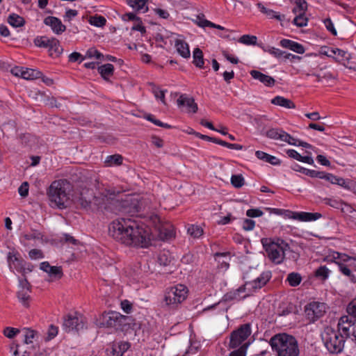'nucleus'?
<instances>
[{
  "mask_svg": "<svg viewBox=\"0 0 356 356\" xmlns=\"http://www.w3.org/2000/svg\"><path fill=\"white\" fill-rule=\"evenodd\" d=\"M251 332V327L249 323L241 325L237 330L231 333L229 348L234 349L243 345V341L248 339Z\"/></svg>",
  "mask_w": 356,
  "mask_h": 356,
  "instance_id": "9",
  "label": "nucleus"
},
{
  "mask_svg": "<svg viewBox=\"0 0 356 356\" xmlns=\"http://www.w3.org/2000/svg\"><path fill=\"white\" fill-rule=\"evenodd\" d=\"M246 215L250 218L259 217L263 215V212L259 209H250L246 211Z\"/></svg>",
  "mask_w": 356,
  "mask_h": 356,
  "instance_id": "64",
  "label": "nucleus"
},
{
  "mask_svg": "<svg viewBox=\"0 0 356 356\" xmlns=\"http://www.w3.org/2000/svg\"><path fill=\"white\" fill-rule=\"evenodd\" d=\"M83 318L81 316L67 315L63 322V328L66 332H71L73 330L79 331L83 328Z\"/></svg>",
  "mask_w": 356,
  "mask_h": 356,
  "instance_id": "14",
  "label": "nucleus"
},
{
  "mask_svg": "<svg viewBox=\"0 0 356 356\" xmlns=\"http://www.w3.org/2000/svg\"><path fill=\"white\" fill-rule=\"evenodd\" d=\"M19 332V330L17 328L6 327L4 328L3 334L8 339H13Z\"/></svg>",
  "mask_w": 356,
  "mask_h": 356,
  "instance_id": "55",
  "label": "nucleus"
},
{
  "mask_svg": "<svg viewBox=\"0 0 356 356\" xmlns=\"http://www.w3.org/2000/svg\"><path fill=\"white\" fill-rule=\"evenodd\" d=\"M152 220L161 239L166 240L174 236V229L170 223L161 222L160 218L156 215L152 217Z\"/></svg>",
  "mask_w": 356,
  "mask_h": 356,
  "instance_id": "10",
  "label": "nucleus"
},
{
  "mask_svg": "<svg viewBox=\"0 0 356 356\" xmlns=\"http://www.w3.org/2000/svg\"><path fill=\"white\" fill-rule=\"evenodd\" d=\"M58 334V327L51 325L47 332V337L46 341H50L54 339Z\"/></svg>",
  "mask_w": 356,
  "mask_h": 356,
  "instance_id": "61",
  "label": "nucleus"
},
{
  "mask_svg": "<svg viewBox=\"0 0 356 356\" xmlns=\"http://www.w3.org/2000/svg\"><path fill=\"white\" fill-rule=\"evenodd\" d=\"M89 22L90 24L97 26V27H102L106 24V19L104 17L100 16V15H95L92 17H90L89 19Z\"/></svg>",
  "mask_w": 356,
  "mask_h": 356,
  "instance_id": "47",
  "label": "nucleus"
},
{
  "mask_svg": "<svg viewBox=\"0 0 356 356\" xmlns=\"http://www.w3.org/2000/svg\"><path fill=\"white\" fill-rule=\"evenodd\" d=\"M334 330L332 327H326L322 333V339L325 346L330 353H334V343L332 341V334Z\"/></svg>",
  "mask_w": 356,
  "mask_h": 356,
  "instance_id": "23",
  "label": "nucleus"
},
{
  "mask_svg": "<svg viewBox=\"0 0 356 356\" xmlns=\"http://www.w3.org/2000/svg\"><path fill=\"white\" fill-rule=\"evenodd\" d=\"M109 235L115 241L129 246L145 248L150 243L147 227L131 218H120L109 225Z\"/></svg>",
  "mask_w": 356,
  "mask_h": 356,
  "instance_id": "1",
  "label": "nucleus"
},
{
  "mask_svg": "<svg viewBox=\"0 0 356 356\" xmlns=\"http://www.w3.org/2000/svg\"><path fill=\"white\" fill-rule=\"evenodd\" d=\"M296 171H299L302 172L303 174L309 176L311 177H317V176L321 175V174H319V171L314 170H309L302 167H299L298 169H295Z\"/></svg>",
  "mask_w": 356,
  "mask_h": 356,
  "instance_id": "60",
  "label": "nucleus"
},
{
  "mask_svg": "<svg viewBox=\"0 0 356 356\" xmlns=\"http://www.w3.org/2000/svg\"><path fill=\"white\" fill-rule=\"evenodd\" d=\"M86 57L88 58H95L97 59H101L102 58H104V55L101 54L99 51H98L95 48H90L87 51L86 54Z\"/></svg>",
  "mask_w": 356,
  "mask_h": 356,
  "instance_id": "58",
  "label": "nucleus"
},
{
  "mask_svg": "<svg viewBox=\"0 0 356 356\" xmlns=\"http://www.w3.org/2000/svg\"><path fill=\"white\" fill-rule=\"evenodd\" d=\"M47 48L49 49L51 55H53V53H54L56 56H58L63 50L62 47L60 45L59 41L54 38L50 39V42Z\"/></svg>",
  "mask_w": 356,
  "mask_h": 356,
  "instance_id": "34",
  "label": "nucleus"
},
{
  "mask_svg": "<svg viewBox=\"0 0 356 356\" xmlns=\"http://www.w3.org/2000/svg\"><path fill=\"white\" fill-rule=\"evenodd\" d=\"M120 193H115L105 190L99 195H95L90 189H83L76 200V203L82 209L90 211H105L111 213H119L125 211L127 201H122Z\"/></svg>",
  "mask_w": 356,
  "mask_h": 356,
  "instance_id": "2",
  "label": "nucleus"
},
{
  "mask_svg": "<svg viewBox=\"0 0 356 356\" xmlns=\"http://www.w3.org/2000/svg\"><path fill=\"white\" fill-rule=\"evenodd\" d=\"M177 51L184 58H188L191 56L189 46L187 42L183 40L177 39L175 43Z\"/></svg>",
  "mask_w": 356,
  "mask_h": 356,
  "instance_id": "25",
  "label": "nucleus"
},
{
  "mask_svg": "<svg viewBox=\"0 0 356 356\" xmlns=\"http://www.w3.org/2000/svg\"><path fill=\"white\" fill-rule=\"evenodd\" d=\"M193 63L199 68L204 67V58L202 51L200 48H195L193 51Z\"/></svg>",
  "mask_w": 356,
  "mask_h": 356,
  "instance_id": "35",
  "label": "nucleus"
},
{
  "mask_svg": "<svg viewBox=\"0 0 356 356\" xmlns=\"http://www.w3.org/2000/svg\"><path fill=\"white\" fill-rule=\"evenodd\" d=\"M271 103L274 105H277L286 108H295V104L289 99L282 96H276L271 100Z\"/></svg>",
  "mask_w": 356,
  "mask_h": 356,
  "instance_id": "27",
  "label": "nucleus"
},
{
  "mask_svg": "<svg viewBox=\"0 0 356 356\" xmlns=\"http://www.w3.org/2000/svg\"><path fill=\"white\" fill-rule=\"evenodd\" d=\"M134 324L130 316H124L119 313L116 330L122 332H127L129 329H134Z\"/></svg>",
  "mask_w": 356,
  "mask_h": 356,
  "instance_id": "20",
  "label": "nucleus"
},
{
  "mask_svg": "<svg viewBox=\"0 0 356 356\" xmlns=\"http://www.w3.org/2000/svg\"><path fill=\"white\" fill-rule=\"evenodd\" d=\"M158 261L161 266H168L172 261V257L169 252H161L159 257Z\"/></svg>",
  "mask_w": 356,
  "mask_h": 356,
  "instance_id": "45",
  "label": "nucleus"
},
{
  "mask_svg": "<svg viewBox=\"0 0 356 356\" xmlns=\"http://www.w3.org/2000/svg\"><path fill=\"white\" fill-rule=\"evenodd\" d=\"M195 24H197L199 26L204 28L206 26H209L211 25V22L206 19L204 18V15L200 14L196 16V19H194Z\"/></svg>",
  "mask_w": 356,
  "mask_h": 356,
  "instance_id": "56",
  "label": "nucleus"
},
{
  "mask_svg": "<svg viewBox=\"0 0 356 356\" xmlns=\"http://www.w3.org/2000/svg\"><path fill=\"white\" fill-rule=\"evenodd\" d=\"M272 349L277 356H298L300 351L296 339L286 334H278L270 340Z\"/></svg>",
  "mask_w": 356,
  "mask_h": 356,
  "instance_id": "3",
  "label": "nucleus"
},
{
  "mask_svg": "<svg viewBox=\"0 0 356 356\" xmlns=\"http://www.w3.org/2000/svg\"><path fill=\"white\" fill-rule=\"evenodd\" d=\"M264 50L265 51H266V52L273 55L276 58H280L282 56H284L286 59L289 58L291 56L293 58H295L297 57V56H296L294 55H292L291 54H286V52H284V51H282V50H280L279 49L273 47H268L266 49H264Z\"/></svg>",
  "mask_w": 356,
  "mask_h": 356,
  "instance_id": "33",
  "label": "nucleus"
},
{
  "mask_svg": "<svg viewBox=\"0 0 356 356\" xmlns=\"http://www.w3.org/2000/svg\"><path fill=\"white\" fill-rule=\"evenodd\" d=\"M294 4H296V7L293 8V13L294 14H305V11L307 9V3L305 0H291Z\"/></svg>",
  "mask_w": 356,
  "mask_h": 356,
  "instance_id": "38",
  "label": "nucleus"
},
{
  "mask_svg": "<svg viewBox=\"0 0 356 356\" xmlns=\"http://www.w3.org/2000/svg\"><path fill=\"white\" fill-rule=\"evenodd\" d=\"M177 102L179 106H186L194 113L197 111L198 107L197 104L195 102V99L186 95H181L177 99Z\"/></svg>",
  "mask_w": 356,
  "mask_h": 356,
  "instance_id": "21",
  "label": "nucleus"
},
{
  "mask_svg": "<svg viewBox=\"0 0 356 356\" xmlns=\"http://www.w3.org/2000/svg\"><path fill=\"white\" fill-rule=\"evenodd\" d=\"M335 209L340 210L343 215L349 216L353 208L342 201H335Z\"/></svg>",
  "mask_w": 356,
  "mask_h": 356,
  "instance_id": "39",
  "label": "nucleus"
},
{
  "mask_svg": "<svg viewBox=\"0 0 356 356\" xmlns=\"http://www.w3.org/2000/svg\"><path fill=\"white\" fill-rule=\"evenodd\" d=\"M255 154L259 159L264 160L272 165H279L280 163V161L277 158L264 152L257 151Z\"/></svg>",
  "mask_w": 356,
  "mask_h": 356,
  "instance_id": "29",
  "label": "nucleus"
},
{
  "mask_svg": "<svg viewBox=\"0 0 356 356\" xmlns=\"http://www.w3.org/2000/svg\"><path fill=\"white\" fill-rule=\"evenodd\" d=\"M257 6L260 9V11L265 14L269 19H277L281 21L284 18V15H278L274 10L266 8L261 3H257Z\"/></svg>",
  "mask_w": 356,
  "mask_h": 356,
  "instance_id": "30",
  "label": "nucleus"
},
{
  "mask_svg": "<svg viewBox=\"0 0 356 356\" xmlns=\"http://www.w3.org/2000/svg\"><path fill=\"white\" fill-rule=\"evenodd\" d=\"M350 58V54L348 52L339 49H335V60L341 63L347 62Z\"/></svg>",
  "mask_w": 356,
  "mask_h": 356,
  "instance_id": "43",
  "label": "nucleus"
},
{
  "mask_svg": "<svg viewBox=\"0 0 356 356\" xmlns=\"http://www.w3.org/2000/svg\"><path fill=\"white\" fill-rule=\"evenodd\" d=\"M266 136L273 140L286 142L292 145H297L298 139L294 138L281 129H270L266 131Z\"/></svg>",
  "mask_w": 356,
  "mask_h": 356,
  "instance_id": "12",
  "label": "nucleus"
},
{
  "mask_svg": "<svg viewBox=\"0 0 356 356\" xmlns=\"http://www.w3.org/2000/svg\"><path fill=\"white\" fill-rule=\"evenodd\" d=\"M44 23L45 25L50 26L52 31L56 35H60L66 30V26L63 24L60 19L56 17H47L44 19Z\"/></svg>",
  "mask_w": 356,
  "mask_h": 356,
  "instance_id": "18",
  "label": "nucleus"
},
{
  "mask_svg": "<svg viewBox=\"0 0 356 356\" xmlns=\"http://www.w3.org/2000/svg\"><path fill=\"white\" fill-rule=\"evenodd\" d=\"M231 184L234 187L239 188L244 185L245 180L241 175H234L231 177Z\"/></svg>",
  "mask_w": 356,
  "mask_h": 356,
  "instance_id": "48",
  "label": "nucleus"
},
{
  "mask_svg": "<svg viewBox=\"0 0 356 356\" xmlns=\"http://www.w3.org/2000/svg\"><path fill=\"white\" fill-rule=\"evenodd\" d=\"M289 218L298 220L300 221L309 222L314 221L320 218L322 215L320 213H308V212H291L287 214Z\"/></svg>",
  "mask_w": 356,
  "mask_h": 356,
  "instance_id": "17",
  "label": "nucleus"
},
{
  "mask_svg": "<svg viewBox=\"0 0 356 356\" xmlns=\"http://www.w3.org/2000/svg\"><path fill=\"white\" fill-rule=\"evenodd\" d=\"M40 269L46 272L53 279H60L63 275V270L60 266H51L47 261L42 262Z\"/></svg>",
  "mask_w": 356,
  "mask_h": 356,
  "instance_id": "19",
  "label": "nucleus"
},
{
  "mask_svg": "<svg viewBox=\"0 0 356 356\" xmlns=\"http://www.w3.org/2000/svg\"><path fill=\"white\" fill-rule=\"evenodd\" d=\"M270 277V276L268 273H262L259 277L252 282H246L243 286H245V288L248 286L254 290L261 289L267 283Z\"/></svg>",
  "mask_w": 356,
  "mask_h": 356,
  "instance_id": "22",
  "label": "nucleus"
},
{
  "mask_svg": "<svg viewBox=\"0 0 356 356\" xmlns=\"http://www.w3.org/2000/svg\"><path fill=\"white\" fill-rule=\"evenodd\" d=\"M335 184L343 186L348 190L355 189V182L351 179H344L343 178L335 177Z\"/></svg>",
  "mask_w": 356,
  "mask_h": 356,
  "instance_id": "40",
  "label": "nucleus"
},
{
  "mask_svg": "<svg viewBox=\"0 0 356 356\" xmlns=\"http://www.w3.org/2000/svg\"><path fill=\"white\" fill-rule=\"evenodd\" d=\"M280 45L284 48L289 49L298 54H303L305 52V48L302 44L290 40H282L280 41Z\"/></svg>",
  "mask_w": 356,
  "mask_h": 356,
  "instance_id": "26",
  "label": "nucleus"
},
{
  "mask_svg": "<svg viewBox=\"0 0 356 356\" xmlns=\"http://www.w3.org/2000/svg\"><path fill=\"white\" fill-rule=\"evenodd\" d=\"M49 42H50V39L45 36L37 37L34 40L35 45H36L37 47H39L47 48L49 47Z\"/></svg>",
  "mask_w": 356,
  "mask_h": 356,
  "instance_id": "53",
  "label": "nucleus"
},
{
  "mask_svg": "<svg viewBox=\"0 0 356 356\" xmlns=\"http://www.w3.org/2000/svg\"><path fill=\"white\" fill-rule=\"evenodd\" d=\"M114 67L112 64L102 65L98 67V72L104 79H108V77L113 75Z\"/></svg>",
  "mask_w": 356,
  "mask_h": 356,
  "instance_id": "36",
  "label": "nucleus"
},
{
  "mask_svg": "<svg viewBox=\"0 0 356 356\" xmlns=\"http://www.w3.org/2000/svg\"><path fill=\"white\" fill-rule=\"evenodd\" d=\"M330 272L331 271L326 266H321L315 270L314 276L316 278L320 279L322 281H324L328 277Z\"/></svg>",
  "mask_w": 356,
  "mask_h": 356,
  "instance_id": "41",
  "label": "nucleus"
},
{
  "mask_svg": "<svg viewBox=\"0 0 356 356\" xmlns=\"http://www.w3.org/2000/svg\"><path fill=\"white\" fill-rule=\"evenodd\" d=\"M152 88V91L154 93L155 97L156 99H160L161 101L163 104H165V90H161L159 88L156 86L154 84L151 83Z\"/></svg>",
  "mask_w": 356,
  "mask_h": 356,
  "instance_id": "52",
  "label": "nucleus"
},
{
  "mask_svg": "<svg viewBox=\"0 0 356 356\" xmlns=\"http://www.w3.org/2000/svg\"><path fill=\"white\" fill-rule=\"evenodd\" d=\"M8 266L11 270L14 269L19 273L25 274L26 262L16 251L9 252L7 256Z\"/></svg>",
  "mask_w": 356,
  "mask_h": 356,
  "instance_id": "13",
  "label": "nucleus"
},
{
  "mask_svg": "<svg viewBox=\"0 0 356 356\" xmlns=\"http://www.w3.org/2000/svg\"><path fill=\"white\" fill-rule=\"evenodd\" d=\"M188 234L193 238H199L203 234V229L195 225H191L187 229Z\"/></svg>",
  "mask_w": 356,
  "mask_h": 356,
  "instance_id": "42",
  "label": "nucleus"
},
{
  "mask_svg": "<svg viewBox=\"0 0 356 356\" xmlns=\"http://www.w3.org/2000/svg\"><path fill=\"white\" fill-rule=\"evenodd\" d=\"M249 343H244L237 350L232 351L229 356H245Z\"/></svg>",
  "mask_w": 356,
  "mask_h": 356,
  "instance_id": "57",
  "label": "nucleus"
},
{
  "mask_svg": "<svg viewBox=\"0 0 356 356\" xmlns=\"http://www.w3.org/2000/svg\"><path fill=\"white\" fill-rule=\"evenodd\" d=\"M293 19V24L298 27L305 26L307 24V18L305 17V14L298 13Z\"/></svg>",
  "mask_w": 356,
  "mask_h": 356,
  "instance_id": "51",
  "label": "nucleus"
},
{
  "mask_svg": "<svg viewBox=\"0 0 356 356\" xmlns=\"http://www.w3.org/2000/svg\"><path fill=\"white\" fill-rule=\"evenodd\" d=\"M144 118L146 120H147L148 121L152 122V123H154V124H156L159 127L166 128V129H170L172 127L171 125L166 124V123H163L160 120L155 119L154 117L151 114H147L145 115Z\"/></svg>",
  "mask_w": 356,
  "mask_h": 356,
  "instance_id": "54",
  "label": "nucleus"
},
{
  "mask_svg": "<svg viewBox=\"0 0 356 356\" xmlns=\"http://www.w3.org/2000/svg\"><path fill=\"white\" fill-rule=\"evenodd\" d=\"M354 319L348 316H342L337 325L338 332L335 334V353H341L344 347L346 339L350 335Z\"/></svg>",
  "mask_w": 356,
  "mask_h": 356,
  "instance_id": "6",
  "label": "nucleus"
},
{
  "mask_svg": "<svg viewBox=\"0 0 356 356\" xmlns=\"http://www.w3.org/2000/svg\"><path fill=\"white\" fill-rule=\"evenodd\" d=\"M122 156H120L119 154H114V155L108 156H107V158L105 161V163L108 166H111L113 165H119L122 163Z\"/></svg>",
  "mask_w": 356,
  "mask_h": 356,
  "instance_id": "46",
  "label": "nucleus"
},
{
  "mask_svg": "<svg viewBox=\"0 0 356 356\" xmlns=\"http://www.w3.org/2000/svg\"><path fill=\"white\" fill-rule=\"evenodd\" d=\"M335 254H337V257H335V264L338 266L339 271L348 277L351 282L355 283L356 277L350 268L355 261V258L338 252H335Z\"/></svg>",
  "mask_w": 356,
  "mask_h": 356,
  "instance_id": "7",
  "label": "nucleus"
},
{
  "mask_svg": "<svg viewBox=\"0 0 356 356\" xmlns=\"http://www.w3.org/2000/svg\"><path fill=\"white\" fill-rule=\"evenodd\" d=\"M24 343L26 344L33 343L34 341L38 338V333L37 331L30 328H24Z\"/></svg>",
  "mask_w": 356,
  "mask_h": 356,
  "instance_id": "37",
  "label": "nucleus"
},
{
  "mask_svg": "<svg viewBox=\"0 0 356 356\" xmlns=\"http://www.w3.org/2000/svg\"><path fill=\"white\" fill-rule=\"evenodd\" d=\"M8 22L13 27H22L25 24L24 19L17 14L13 13L8 17Z\"/></svg>",
  "mask_w": 356,
  "mask_h": 356,
  "instance_id": "32",
  "label": "nucleus"
},
{
  "mask_svg": "<svg viewBox=\"0 0 356 356\" xmlns=\"http://www.w3.org/2000/svg\"><path fill=\"white\" fill-rule=\"evenodd\" d=\"M325 311L326 305L318 302H310L305 308L306 316L311 322H314L323 316Z\"/></svg>",
  "mask_w": 356,
  "mask_h": 356,
  "instance_id": "11",
  "label": "nucleus"
},
{
  "mask_svg": "<svg viewBox=\"0 0 356 356\" xmlns=\"http://www.w3.org/2000/svg\"><path fill=\"white\" fill-rule=\"evenodd\" d=\"M245 290V286L243 285L235 291H229L223 296L221 300L218 303L222 302H229V301H232L234 300H236V299H238V297L239 296V293L241 292H244Z\"/></svg>",
  "mask_w": 356,
  "mask_h": 356,
  "instance_id": "28",
  "label": "nucleus"
},
{
  "mask_svg": "<svg viewBox=\"0 0 356 356\" xmlns=\"http://www.w3.org/2000/svg\"><path fill=\"white\" fill-rule=\"evenodd\" d=\"M286 280L289 282L290 286H297L301 282L302 277L298 273H291L288 275Z\"/></svg>",
  "mask_w": 356,
  "mask_h": 356,
  "instance_id": "44",
  "label": "nucleus"
},
{
  "mask_svg": "<svg viewBox=\"0 0 356 356\" xmlns=\"http://www.w3.org/2000/svg\"><path fill=\"white\" fill-rule=\"evenodd\" d=\"M257 38L254 35H243L239 38V42L245 44H256Z\"/></svg>",
  "mask_w": 356,
  "mask_h": 356,
  "instance_id": "50",
  "label": "nucleus"
},
{
  "mask_svg": "<svg viewBox=\"0 0 356 356\" xmlns=\"http://www.w3.org/2000/svg\"><path fill=\"white\" fill-rule=\"evenodd\" d=\"M69 183L65 180H56L49 187L47 195L51 203L58 208H64L69 201L67 193Z\"/></svg>",
  "mask_w": 356,
  "mask_h": 356,
  "instance_id": "5",
  "label": "nucleus"
},
{
  "mask_svg": "<svg viewBox=\"0 0 356 356\" xmlns=\"http://www.w3.org/2000/svg\"><path fill=\"white\" fill-rule=\"evenodd\" d=\"M187 288L184 285L179 284L168 289L165 295V302L167 305L175 307L183 302L187 296Z\"/></svg>",
  "mask_w": 356,
  "mask_h": 356,
  "instance_id": "8",
  "label": "nucleus"
},
{
  "mask_svg": "<svg viewBox=\"0 0 356 356\" xmlns=\"http://www.w3.org/2000/svg\"><path fill=\"white\" fill-rule=\"evenodd\" d=\"M347 312L354 320H356V300H352L347 306Z\"/></svg>",
  "mask_w": 356,
  "mask_h": 356,
  "instance_id": "59",
  "label": "nucleus"
},
{
  "mask_svg": "<svg viewBox=\"0 0 356 356\" xmlns=\"http://www.w3.org/2000/svg\"><path fill=\"white\" fill-rule=\"evenodd\" d=\"M250 75L255 79L259 80L266 86H273L275 84V79L266 74H264L257 70H252Z\"/></svg>",
  "mask_w": 356,
  "mask_h": 356,
  "instance_id": "24",
  "label": "nucleus"
},
{
  "mask_svg": "<svg viewBox=\"0 0 356 356\" xmlns=\"http://www.w3.org/2000/svg\"><path fill=\"white\" fill-rule=\"evenodd\" d=\"M40 72L33 69L24 70L22 78L27 80H31L39 77Z\"/></svg>",
  "mask_w": 356,
  "mask_h": 356,
  "instance_id": "49",
  "label": "nucleus"
},
{
  "mask_svg": "<svg viewBox=\"0 0 356 356\" xmlns=\"http://www.w3.org/2000/svg\"><path fill=\"white\" fill-rule=\"evenodd\" d=\"M126 2L130 7L138 11L143 10L145 13L148 10L147 7H145L146 0H126Z\"/></svg>",
  "mask_w": 356,
  "mask_h": 356,
  "instance_id": "31",
  "label": "nucleus"
},
{
  "mask_svg": "<svg viewBox=\"0 0 356 356\" xmlns=\"http://www.w3.org/2000/svg\"><path fill=\"white\" fill-rule=\"evenodd\" d=\"M261 242L268 257L272 262L280 264L284 261L285 251L289 248L288 243L280 239L274 242L268 238H262Z\"/></svg>",
  "mask_w": 356,
  "mask_h": 356,
  "instance_id": "4",
  "label": "nucleus"
},
{
  "mask_svg": "<svg viewBox=\"0 0 356 356\" xmlns=\"http://www.w3.org/2000/svg\"><path fill=\"white\" fill-rule=\"evenodd\" d=\"M29 255L32 259H41L44 257L42 252L38 249L31 250L29 252Z\"/></svg>",
  "mask_w": 356,
  "mask_h": 356,
  "instance_id": "62",
  "label": "nucleus"
},
{
  "mask_svg": "<svg viewBox=\"0 0 356 356\" xmlns=\"http://www.w3.org/2000/svg\"><path fill=\"white\" fill-rule=\"evenodd\" d=\"M19 290L17 292V298L22 305L28 308L31 300V286L26 278L19 280Z\"/></svg>",
  "mask_w": 356,
  "mask_h": 356,
  "instance_id": "15",
  "label": "nucleus"
},
{
  "mask_svg": "<svg viewBox=\"0 0 356 356\" xmlns=\"http://www.w3.org/2000/svg\"><path fill=\"white\" fill-rule=\"evenodd\" d=\"M119 313L109 312L103 313L99 319V327H115L116 329Z\"/></svg>",
  "mask_w": 356,
  "mask_h": 356,
  "instance_id": "16",
  "label": "nucleus"
},
{
  "mask_svg": "<svg viewBox=\"0 0 356 356\" xmlns=\"http://www.w3.org/2000/svg\"><path fill=\"white\" fill-rule=\"evenodd\" d=\"M18 192L22 197H26L29 194V184H28V182L22 183V185L18 188Z\"/></svg>",
  "mask_w": 356,
  "mask_h": 356,
  "instance_id": "63",
  "label": "nucleus"
}]
</instances>
